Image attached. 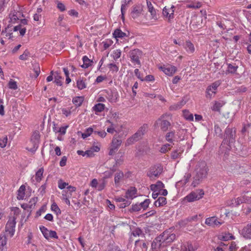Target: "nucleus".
<instances>
[{
  "label": "nucleus",
  "mask_w": 251,
  "mask_h": 251,
  "mask_svg": "<svg viewBox=\"0 0 251 251\" xmlns=\"http://www.w3.org/2000/svg\"><path fill=\"white\" fill-rule=\"evenodd\" d=\"M40 230L45 238L49 240L50 238L58 239V237L56 231L50 230L45 226H41L39 227Z\"/></svg>",
  "instance_id": "8"
},
{
  "label": "nucleus",
  "mask_w": 251,
  "mask_h": 251,
  "mask_svg": "<svg viewBox=\"0 0 251 251\" xmlns=\"http://www.w3.org/2000/svg\"><path fill=\"white\" fill-rule=\"evenodd\" d=\"M16 225L15 219L12 218L9 220L5 226V232L7 236L12 237L15 233V227Z\"/></svg>",
  "instance_id": "9"
},
{
  "label": "nucleus",
  "mask_w": 251,
  "mask_h": 251,
  "mask_svg": "<svg viewBox=\"0 0 251 251\" xmlns=\"http://www.w3.org/2000/svg\"><path fill=\"white\" fill-rule=\"evenodd\" d=\"M108 67L109 68L110 71L112 72L117 73L119 71V67L114 63L109 64L108 65Z\"/></svg>",
  "instance_id": "54"
},
{
  "label": "nucleus",
  "mask_w": 251,
  "mask_h": 251,
  "mask_svg": "<svg viewBox=\"0 0 251 251\" xmlns=\"http://www.w3.org/2000/svg\"><path fill=\"white\" fill-rule=\"evenodd\" d=\"M94 133L98 135L100 137H101L102 138H104L106 136V135H107L106 132L105 131H104V130H102V131H94Z\"/></svg>",
  "instance_id": "61"
},
{
  "label": "nucleus",
  "mask_w": 251,
  "mask_h": 251,
  "mask_svg": "<svg viewBox=\"0 0 251 251\" xmlns=\"http://www.w3.org/2000/svg\"><path fill=\"white\" fill-rule=\"evenodd\" d=\"M158 237H161L160 239L165 245L166 244L170 243L174 241L176 238V234L172 233L170 230L165 231Z\"/></svg>",
  "instance_id": "5"
},
{
  "label": "nucleus",
  "mask_w": 251,
  "mask_h": 251,
  "mask_svg": "<svg viewBox=\"0 0 251 251\" xmlns=\"http://www.w3.org/2000/svg\"><path fill=\"white\" fill-rule=\"evenodd\" d=\"M145 131V127H142L140 130H139L134 135L129 137L126 140V142H125V146L127 147L134 144L139 139V137L141 135L143 134V131Z\"/></svg>",
  "instance_id": "11"
},
{
  "label": "nucleus",
  "mask_w": 251,
  "mask_h": 251,
  "mask_svg": "<svg viewBox=\"0 0 251 251\" xmlns=\"http://www.w3.org/2000/svg\"><path fill=\"white\" fill-rule=\"evenodd\" d=\"M83 63L81 65L83 68H87L91 65V60L86 56H84L82 58Z\"/></svg>",
  "instance_id": "40"
},
{
  "label": "nucleus",
  "mask_w": 251,
  "mask_h": 251,
  "mask_svg": "<svg viewBox=\"0 0 251 251\" xmlns=\"http://www.w3.org/2000/svg\"><path fill=\"white\" fill-rule=\"evenodd\" d=\"M33 234L31 231H29L27 237L26 243L27 245H31L32 246H35V244L33 243Z\"/></svg>",
  "instance_id": "38"
},
{
  "label": "nucleus",
  "mask_w": 251,
  "mask_h": 251,
  "mask_svg": "<svg viewBox=\"0 0 251 251\" xmlns=\"http://www.w3.org/2000/svg\"><path fill=\"white\" fill-rule=\"evenodd\" d=\"M183 150L180 149L176 150L172 152L171 157L173 159H176L179 158Z\"/></svg>",
  "instance_id": "37"
},
{
  "label": "nucleus",
  "mask_w": 251,
  "mask_h": 251,
  "mask_svg": "<svg viewBox=\"0 0 251 251\" xmlns=\"http://www.w3.org/2000/svg\"><path fill=\"white\" fill-rule=\"evenodd\" d=\"M124 177V174L121 171H118L115 174V178H114V182L115 185L118 186L120 184L121 180L123 179Z\"/></svg>",
  "instance_id": "32"
},
{
  "label": "nucleus",
  "mask_w": 251,
  "mask_h": 251,
  "mask_svg": "<svg viewBox=\"0 0 251 251\" xmlns=\"http://www.w3.org/2000/svg\"><path fill=\"white\" fill-rule=\"evenodd\" d=\"M204 195V191L202 189H197L191 192L184 198V201L192 202L202 199Z\"/></svg>",
  "instance_id": "2"
},
{
  "label": "nucleus",
  "mask_w": 251,
  "mask_h": 251,
  "mask_svg": "<svg viewBox=\"0 0 251 251\" xmlns=\"http://www.w3.org/2000/svg\"><path fill=\"white\" fill-rule=\"evenodd\" d=\"M134 73L135 75L137 77L138 79L141 80V81H144V78L142 76L139 70L138 69H136L134 70Z\"/></svg>",
  "instance_id": "62"
},
{
  "label": "nucleus",
  "mask_w": 251,
  "mask_h": 251,
  "mask_svg": "<svg viewBox=\"0 0 251 251\" xmlns=\"http://www.w3.org/2000/svg\"><path fill=\"white\" fill-rule=\"evenodd\" d=\"M161 237H157L151 244L152 251H158L161 246H165L160 239Z\"/></svg>",
  "instance_id": "21"
},
{
  "label": "nucleus",
  "mask_w": 251,
  "mask_h": 251,
  "mask_svg": "<svg viewBox=\"0 0 251 251\" xmlns=\"http://www.w3.org/2000/svg\"><path fill=\"white\" fill-rule=\"evenodd\" d=\"M132 63L134 65L141 66L140 59L142 56V52L138 49L131 50L129 54Z\"/></svg>",
  "instance_id": "4"
},
{
  "label": "nucleus",
  "mask_w": 251,
  "mask_h": 251,
  "mask_svg": "<svg viewBox=\"0 0 251 251\" xmlns=\"http://www.w3.org/2000/svg\"><path fill=\"white\" fill-rule=\"evenodd\" d=\"M115 200L117 202H123L119 205L120 208H125L130 204V201H129L121 196L115 197Z\"/></svg>",
  "instance_id": "24"
},
{
  "label": "nucleus",
  "mask_w": 251,
  "mask_h": 251,
  "mask_svg": "<svg viewBox=\"0 0 251 251\" xmlns=\"http://www.w3.org/2000/svg\"><path fill=\"white\" fill-rule=\"evenodd\" d=\"M56 4L57 8L61 12H63L66 10L65 4L59 1H56Z\"/></svg>",
  "instance_id": "55"
},
{
  "label": "nucleus",
  "mask_w": 251,
  "mask_h": 251,
  "mask_svg": "<svg viewBox=\"0 0 251 251\" xmlns=\"http://www.w3.org/2000/svg\"><path fill=\"white\" fill-rule=\"evenodd\" d=\"M162 168L160 166H155L151 167L148 173V176L151 178H154L158 176L162 172Z\"/></svg>",
  "instance_id": "16"
},
{
  "label": "nucleus",
  "mask_w": 251,
  "mask_h": 251,
  "mask_svg": "<svg viewBox=\"0 0 251 251\" xmlns=\"http://www.w3.org/2000/svg\"><path fill=\"white\" fill-rule=\"evenodd\" d=\"M225 102L223 100L214 101L211 106V109L214 111H219L221 108L225 104Z\"/></svg>",
  "instance_id": "25"
},
{
  "label": "nucleus",
  "mask_w": 251,
  "mask_h": 251,
  "mask_svg": "<svg viewBox=\"0 0 251 251\" xmlns=\"http://www.w3.org/2000/svg\"><path fill=\"white\" fill-rule=\"evenodd\" d=\"M185 103L186 101L184 100H182L180 101L172 104L170 106V108L171 110H176L177 109L181 108Z\"/></svg>",
  "instance_id": "33"
},
{
  "label": "nucleus",
  "mask_w": 251,
  "mask_h": 251,
  "mask_svg": "<svg viewBox=\"0 0 251 251\" xmlns=\"http://www.w3.org/2000/svg\"><path fill=\"white\" fill-rule=\"evenodd\" d=\"M183 48L188 54H193L195 51L194 45L189 40L185 41L183 44Z\"/></svg>",
  "instance_id": "22"
},
{
  "label": "nucleus",
  "mask_w": 251,
  "mask_h": 251,
  "mask_svg": "<svg viewBox=\"0 0 251 251\" xmlns=\"http://www.w3.org/2000/svg\"><path fill=\"white\" fill-rule=\"evenodd\" d=\"M94 131L93 127H88L86 129L85 132L82 134V137L85 139L89 136L93 132L94 133Z\"/></svg>",
  "instance_id": "41"
},
{
  "label": "nucleus",
  "mask_w": 251,
  "mask_h": 251,
  "mask_svg": "<svg viewBox=\"0 0 251 251\" xmlns=\"http://www.w3.org/2000/svg\"><path fill=\"white\" fill-rule=\"evenodd\" d=\"M194 165V161H191L189 166ZM208 169L206 163L204 161H200L195 163V180L192 183V185L196 187L200 180L206 177L208 174Z\"/></svg>",
  "instance_id": "1"
},
{
  "label": "nucleus",
  "mask_w": 251,
  "mask_h": 251,
  "mask_svg": "<svg viewBox=\"0 0 251 251\" xmlns=\"http://www.w3.org/2000/svg\"><path fill=\"white\" fill-rule=\"evenodd\" d=\"M172 147V146H171L170 144H166L163 145L160 148L159 151L161 153H165L169 151Z\"/></svg>",
  "instance_id": "44"
},
{
  "label": "nucleus",
  "mask_w": 251,
  "mask_h": 251,
  "mask_svg": "<svg viewBox=\"0 0 251 251\" xmlns=\"http://www.w3.org/2000/svg\"><path fill=\"white\" fill-rule=\"evenodd\" d=\"M43 173L44 169L42 168L39 169L38 171L36 172L35 175V179L37 181L40 182L42 180Z\"/></svg>",
  "instance_id": "45"
},
{
  "label": "nucleus",
  "mask_w": 251,
  "mask_h": 251,
  "mask_svg": "<svg viewBox=\"0 0 251 251\" xmlns=\"http://www.w3.org/2000/svg\"><path fill=\"white\" fill-rule=\"evenodd\" d=\"M166 139L169 142H173L177 141L179 137L177 134H176L174 132H170L167 134L166 135Z\"/></svg>",
  "instance_id": "28"
},
{
  "label": "nucleus",
  "mask_w": 251,
  "mask_h": 251,
  "mask_svg": "<svg viewBox=\"0 0 251 251\" xmlns=\"http://www.w3.org/2000/svg\"><path fill=\"white\" fill-rule=\"evenodd\" d=\"M106 184V182L104 180V179H103L101 182H100L98 183V186L97 187V189L98 191H101L103 190Z\"/></svg>",
  "instance_id": "58"
},
{
  "label": "nucleus",
  "mask_w": 251,
  "mask_h": 251,
  "mask_svg": "<svg viewBox=\"0 0 251 251\" xmlns=\"http://www.w3.org/2000/svg\"><path fill=\"white\" fill-rule=\"evenodd\" d=\"M148 6L149 11L151 13L152 16V18L153 19H156L157 18L156 16V12L152 4L151 3H149L148 2Z\"/></svg>",
  "instance_id": "49"
},
{
  "label": "nucleus",
  "mask_w": 251,
  "mask_h": 251,
  "mask_svg": "<svg viewBox=\"0 0 251 251\" xmlns=\"http://www.w3.org/2000/svg\"><path fill=\"white\" fill-rule=\"evenodd\" d=\"M54 79V82L57 85L61 86L62 85V77L57 73H55Z\"/></svg>",
  "instance_id": "53"
},
{
  "label": "nucleus",
  "mask_w": 251,
  "mask_h": 251,
  "mask_svg": "<svg viewBox=\"0 0 251 251\" xmlns=\"http://www.w3.org/2000/svg\"><path fill=\"white\" fill-rule=\"evenodd\" d=\"M25 187L24 185H22L18 191L17 199L18 200H23L25 195Z\"/></svg>",
  "instance_id": "34"
},
{
  "label": "nucleus",
  "mask_w": 251,
  "mask_h": 251,
  "mask_svg": "<svg viewBox=\"0 0 251 251\" xmlns=\"http://www.w3.org/2000/svg\"><path fill=\"white\" fill-rule=\"evenodd\" d=\"M7 243V238L5 234H0V248L6 250L5 247Z\"/></svg>",
  "instance_id": "39"
},
{
  "label": "nucleus",
  "mask_w": 251,
  "mask_h": 251,
  "mask_svg": "<svg viewBox=\"0 0 251 251\" xmlns=\"http://www.w3.org/2000/svg\"><path fill=\"white\" fill-rule=\"evenodd\" d=\"M183 116L187 120L192 121L194 120L193 115L187 110L183 111Z\"/></svg>",
  "instance_id": "50"
},
{
  "label": "nucleus",
  "mask_w": 251,
  "mask_h": 251,
  "mask_svg": "<svg viewBox=\"0 0 251 251\" xmlns=\"http://www.w3.org/2000/svg\"><path fill=\"white\" fill-rule=\"evenodd\" d=\"M239 232L244 238L251 239V223L244 227Z\"/></svg>",
  "instance_id": "18"
},
{
  "label": "nucleus",
  "mask_w": 251,
  "mask_h": 251,
  "mask_svg": "<svg viewBox=\"0 0 251 251\" xmlns=\"http://www.w3.org/2000/svg\"><path fill=\"white\" fill-rule=\"evenodd\" d=\"M132 0H122L121 1V13H122V18L124 19V13L126 9V7L128 4Z\"/></svg>",
  "instance_id": "29"
},
{
  "label": "nucleus",
  "mask_w": 251,
  "mask_h": 251,
  "mask_svg": "<svg viewBox=\"0 0 251 251\" xmlns=\"http://www.w3.org/2000/svg\"><path fill=\"white\" fill-rule=\"evenodd\" d=\"M105 107L104 104L99 103L93 107V110L96 112H100L102 111Z\"/></svg>",
  "instance_id": "42"
},
{
  "label": "nucleus",
  "mask_w": 251,
  "mask_h": 251,
  "mask_svg": "<svg viewBox=\"0 0 251 251\" xmlns=\"http://www.w3.org/2000/svg\"><path fill=\"white\" fill-rule=\"evenodd\" d=\"M8 87L12 90H16L18 88L17 82L13 79L10 80L8 83Z\"/></svg>",
  "instance_id": "52"
},
{
  "label": "nucleus",
  "mask_w": 251,
  "mask_h": 251,
  "mask_svg": "<svg viewBox=\"0 0 251 251\" xmlns=\"http://www.w3.org/2000/svg\"><path fill=\"white\" fill-rule=\"evenodd\" d=\"M137 196V189L134 187H131L126 191L125 197L127 200H132Z\"/></svg>",
  "instance_id": "20"
},
{
  "label": "nucleus",
  "mask_w": 251,
  "mask_h": 251,
  "mask_svg": "<svg viewBox=\"0 0 251 251\" xmlns=\"http://www.w3.org/2000/svg\"><path fill=\"white\" fill-rule=\"evenodd\" d=\"M7 136H5L3 138L0 139V148H4L6 147L7 143Z\"/></svg>",
  "instance_id": "59"
},
{
  "label": "nucleus",
  "mask_w": 251,
  "mask_h": 251,
  "mask_svg": "<svg viewBox=\"0 0 251 251\" xmlns=\"http://www.w3.org/2000/svg\"><path fill=\"white\" fill-rule=\"evenodd\" d=\"M220 84V81H218L213 83L211 85L209 86L206 89V98L210 99L213 98L216 93L217 89Z\"/></svg>",
  "instance_id": "10"
},
{
  "label": "nucleus",
  "mask_w": 251,
  "mask_h": 251,
  "mask_svg": "<svg viewBox=\"0 0 251 251\" xmlns=\"http://www.w3.org/2000/svg\"><path fill=\"white\" fill-rule=\"evenodd\" d=\"M87 84L86 79L79 77L76 80V87L79 90H82L86 88Z\"/></svg>",
  "instance_id": "27"
},
{
  "label": "nucleus",
  "mask_w": 251,
  "mask_h": 251,
  "mask_svg": "<svg viewBox=\"0 0 251 251\" xmlns=\"http://www.w3.org/2000/svg\"><path fill=\"white\" fill-rule=\"evenodd\" d=\"M219 238L220 240H224V241H228L230 239H232L234 238L233 236L229 234V233H224L220 235L219 237Z\"/></svg>",
  "instance_id": "43"
},
{
  "label": "nucleus",
  "mask_w": 251,
  "mask_h": 251,
  "mask_svg": "<svg viewBox=\"0 0 251 251\" xmlns=\"http://www.w3.org/2000/svg\"><path fill=\"white\" fill-rule=\"evenodd\" d=\"M68 127V125H66L61 127H58L57 125L53 123L52 129L55 133H59L60 135H63L65 134L66 130Z\"/></svg>",
  "instance_id": "23"
},
{
  "label": "nucleus",
  "mask_w": 251,
  "mask_h": 251,
  "mask_svg": "<svg viewBox=\"0 0 251 251\" xmlns=\"http://www.w3.org/2000/svg\"><path fill=\"white\" fill-rule=\"evenodd\" d=\"M175 7L173 5L165 6L162 11L163 17L167 20L170 21L174 18Z\"/></svg>",
  "instance_id": "7"
},
{
  "label": "nucleus",
  "mask_w": 251,
  "mask_h": 251,
  "mask_svg": "<svg viewBox=\"0 0 251 251\" xmlns=\"http://www.w3.org/2000/svg\"><path fill=\"white\" fill-rule=\"evenodd\" d=\"M205 224L212 227H218L221 226L223 222L219 221L216 217H211L205 219Z\"/></svg>",
  "instance_id": "15"
},
{
  "label": "nucleus",
  "mask_w": 251,
  "mask_h": 251,
  "mask_svg": "<svg viewBox=\"0 0 251 251\" xmlns=\"http://www.w3.org/2000/svg\"><path fill=\"white\" fill-rule=\"evenodd\" d=\"M25 111V107L23 105H20L19 106H16L13 107L12 117L13 120H19L24 115Z\"/></svg>",
  "instance_id": "6"
},
{
  "label": "nucleus",
  "mask_w": 251,
  "mask_h": 251,
  "mask_svg": "<svg viewBox=\"0 0 251 251\" xmlns=\"http://www.w3.org/2000/svg\"><path fill=\"white\" fill-rule=\"evenodd\" d=\"M122 144V140L121 139L113 137L108 149L109 155H113L115 154Z\"/></svg>",
  "instance_id": "3"
},
{
  "label": "nucleus",
  "mask_w": 251,
  "mask_h": 251,
  "mask_svg": "<svg viewBox=\"0 0 251 251\" xmlns=\"http://www.w3.org/2000/svg\"><path fill=\"white\" fill-rule=\"evenodd\" d=\"M164 184L160 181H157L156 184H151V189L154 192H159L160 190L162 188H164Z\"/></svg>",
  "instance_id": "26"
},
{
  "label": "nucleus",
  "mask_w": 251,
  "mask_h": 251,
  "mask_svg": "<svg viewBox=\"0 0 251 251\" xmlns=\"http://www.w3.org/2000/svg\"><path fill=\"white\" fill-rule=\"evenodd\" d=\"M186 7L187 8H193V9H197L201 7V3L200 2H194V3H189L187 4Z\"/></svg>",
  "instance_id": "48"
},
{
  "label": "nucleus",
  "mask_w": 251,
  "mask_h": 251,
  "mask_svg": "<svg viewBox=\"0 0 251 251\" xmlns=\"http://www.w3.org/2000/svg\"><path fill=\"white\" fill-rule=\"evenodd\" d=\"M113 37L115 38H122L126 36V33L122 31L121 29H116L113 33Z\"/></svg>",
  "instance_id": "36"
},
{
  "label": "nucleus",
  "mask_w": 251,
  "mask_h": 251,
  "mask_svg": "<svg viewBox=\"0 0 251 251\" xmlns=\"http://www.w3.org/2000/svg\"><path fill=\"white\" fill-rule=\"evenodd\" d=\"M124 154V152L122 151L121 150L119 151L115 158L116 164H121L124 162L123 157Z\"/></svg>",
  "instance_id": "30"
},
{
  "label": "nucleus",
  "mask_w": 251,
  "mask_h": 251,
  "mask_svg": "<svg viewBox=\"0 0 251 251\" xmlns=\"http://www.w3.org/2000/svg\"><path fill=\"white\" fill-rule=\"evenodd\" d=\"M150 203V200L149 199H146L144 201L139 203V204L141 209L145 210L148 208Z\"/></svg>",
  "instance_id": "51"
},
{
  "label": "nucleus",
  "mask_w": 251,
  "mask_h": 251,
  "mask_svg": "<svg viewBox=\"0 0 251 251\" xmlns=\"http://www.w3.org/2000/svg\"><path fill=\"white\" fill-rule=\"evenodd\" d=\"M40 138V135L38 131H36L33 133L32 135L31 141L33 143V148L31 149H29L28 150L31 151H36L38 147V145L39 144V140Z\"/></svg>",
  "instance_id": "14"
},
{
  "label": "nucleus",
  "mask_w": 251,
  "mask_h": 251,
  "mask_svg": "<svg viewBox=\"0 0 251 251\" xmlns=\"http://www.w3.org/2000/svg\"><path fill=\"white\" fill-rule=\"evenodd\" d=\"M159 69L168 76H173L177 71L176 67L170 65L160 66Z\"/></svg>",
  "instance_id": "12"
},
{
  "label": "nucleus",
  "mask_w": 251,
  "mask_h": 251,
  "mask_svg": "<svg viewBox=\"0 0 251 251\" xmlns=\"http://www.w3.org/2000/svg\"><path fill=\"white\" fill-rule=\"evenodd\" d=\"M237 246L235 242H232L229 246V251H236L237 250Z\"/></svg>",
  "instance_id": "64"
},
{
  "label": "nucleus",
  "mask_w": 251,
  "mask_h": 251,
  "mask_svg": "<svg viewBox=\"0 0 251 251\" xmlns=\"http://www.w3.org/2000/svg\"><path fill=\"white\" fill-rule=\"evenodd\" d=\"M164 116H162L157 121H156L155 124L160 126L161 129L163 131H166L170 126V123L167 120L163 119Z\"/></svg>",
  "instance_id": "19"
},
{
  "label": "nucleus",
  "mask_w": 251,
  "mask_h": 251,
  "mask_svg": "<svg viewBox=\"0 0 251 251\" xmlns=\"http://www.w3.org/2000/svg\"><path fill=\"white\" fill-rule=\"evenodd\" d=\"M249 191H244L243 192L244 203L251 204V195H248Z\"/></svg>",
  "instance_id": "46"
},
{
  "label": "nucleus",
  "mask_w": 251,
  "mask_h": 251,
  "mask_svg": "<svg viewBox=\"0 0 251 251\" xmlns=\"http://www.w3.org/2000/svg\"><path fill=\"white\" fill-rule=\"evenodd\" d=\"M58 187L60 189H63L68 185V183L63 182L62 180H59L58 181Z\"/></svg>",
  "instance_id": "60"
},
{
  "label": "nucleus",
  "mask_w": 251,
  "mask_h": 251,
  "mask_svg": "<svg viewBox=\"0 0 251 251\" xmlns=\"http://www.w3.org/2000/svg\"><path fill=\"white\" fill-rule=\"evenodd\" d=\"M167 201L165 197H160L154 202L155 206L159 207L166 204Z\"/></svg>",
  "instance_id": "35"
},
{
  "label": "nucleus",
  "mask_w": 251,
  "mask_h": 251,
  "mask_svg": "<svg viewBox=\"0 0 251 251\" xmlns=\"http://www.w3.org/2000/svg\"><path fill=\"white\" fill-rule=\"evenodd\" d=\"M51 209L53 211L55 212L56 214L61 213V211L60 209L59 208L58 206L55 203H53L52 204L51 206Z\"/></svg>",
  "instance_id": "57"
},
{
  "label": "nucleus",
  "mask_w": 251,
  "mask_h": 251,
  "mask_svg": "<svg viewBox=\"0 0 251 251\" xmlns=\"http://www.w3.org/2000/svg\"><path fill=\"white\" fill-rule=\"evenodd\" d=\"M72 107L69 108H61V111L63 114L65 115L66 117L70 116L72 113L71 109Z\"/></svg>",
  "instance_id": "56"
},
{
  "label": "nucleus",
  "mask_w": 251,
  "mask_h": 251,
  "mask_svg": "<svg viewBox=\"0 0 251 251\" xmlns=\"http://www.w3.org/2000/svg\"><path fill=\"white\" fill-rule=\"evenodd\" d=\"M143 6L141 4L134 6L131 12V16L133 19H136L142 15Z\"/></svg>",
  "instance_id": "17"
},
{
  "label": "nucleus",
  "mask_w": 251,
  "mask_h": 251,
  "mask_svg": "<svg viewBox=\"0 0 251 251\" xmlns=\"http://www.w3.org/2000/svg\"><path fill=\"white\" fill-rule=\"evenodd\" d=\"M121 55V51L120 50H113L111 54L114 60H116L120 57Z\"/></svg>",
  "instance_id": "47"
},
{
  "label": "nucleus",
  "mask_w": 251,
  "mask_h": 251,
  "mask_svg": "<svg viewBox=\"0 0 251 251\" xmlns=\"http://www.w3.org/2000/svg\"><path fill=\"white\" fill-rule=\"evenodd\" d=\"M68 14L69 15L71 16H74L75 17H77L78 16V13L74 9L69 10L68 11Z\"/></svg>",
  "instance_id": "63"
},
{
  "label": "nucleus",
  "mask_w": 251,
  "mask_h": 251,
  "mask_svg": "<svg viewBox=\"0 0 251 251\" xmlns=\"http://www.w3.org/2000/svg\"><path fill=\"white\" fill-rule=\"evenodd\" d=\"M84 101V97L82 96L75 97L73 99V103L77 107L80 106Z\"/></svg>",
  "instance_id": "31"
},
{
  "label": "nucleus",
  "mask_w": 251,
  "mask_h": 251,
  "mask_svg": "<svg viewBox=\"0 0 251 251\" xmlns=\"http://www.w3.org/2000/svg\"><path fill=\"white\" fill-rule=\"evenodd\" d=\"M244 203L243 194L240 197L232 198L226 201V205L229 206H237L241 203Z\"/></svg>",
  "instance_id": "13"
}]
</instances>
